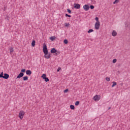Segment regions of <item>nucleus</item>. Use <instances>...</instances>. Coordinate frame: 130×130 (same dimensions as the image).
Returning a JSON list of instances; mask_svg holds the SVG:
<instances>
[{
    "mask_svg": "<svg viewBox=\"0 0 130 130\" xmlns=\"http://www.w3.org/2000/svg\"><path fill=\"white\" fill-rule=\"evenodd\" d=\"M21 72L22 73H25V72H26V69H22Z\"/></svg>",
    "mask_w": 130,
    "mask_h": 130,
    "instance_id": "31",
    "label": "nucleus"
},
{
    "mask_svg": "<svg viewBox=\"0 0 130 130\" xmlns=\"http://www.w3.org/2000/svg\"><path fill=\"white\" fill-rule=\"evenodd\" d=\"M118 3H119V0H115V2H113V4L115 5V4H118Z\"/></svg>",
    "mask_w": 130,
    "mask_h": 130,
    "instance_id": "20",
    "label": "nucleus"
},
{
    "mask_svg": "<svg viewBox=\"0 0 130 130\" xmlns=\"http://www.w3.org/2000/svg\"><path fill=\"white\" fill-rule=\"evenodd\" d=\"M43 51L44 53V57L47 59L50 58L51 54L50 53H48V50L47 49V46L46 44L44 43L43 45Z\"/></svg>",
    "mask_w": 130,
    "mask_h": 130,
    "instance_id": "1",
    "label": "nucleus"
},
{
    "mask_svg": "<svg viewBox=\"0 0 130 130\" xmlns=\"http://www.w3.org/2000/svg\"><path fill=\"white\" fill-rule=\"evenodd\" d=\"M69 91V89H66V90H64V93H67Z\"/></svg>",
    "mask_w": 130,
    "mask_h": 130,
    "instance_id": "35",
    "label": "nucleus"
},
{
    "mask_svg": "<svg viewBox=\"0 0 130 130\" xmlns=\"http://www.w3.org/2000/svg\"><path fill=\"white\" fill-rule=\"evenodd\" d=\"M112 36L115 37L116 35H117V32H116V31L113 30L112 32Z\"/></svg>",
    "mask_w": 130,
    "mask_h": 130,
    "instance_id": "9",
    "label": "nucleus"
},
{
    "mask_svg": "<svg viewBox=\"0 0 130 130\" xmlns=\"http://www.w3.org/2000/svg\"><path fill=\"white\" fill-rule=\"evenodd\" d=\"M106 81H107L108 82H109V81H110V78H109V77H106Z\"/></svg>",
    "mask_w": 130,
    "mask_h": 130,
    "instance_id": "29",
    "label": "nucleus"
},
{
    "mask_svg": "<svg viewBox=\"0 0 130 130\" xmlns=\"http://www.w3.org/2000/svg\"><path fill=\"white\" fill-rule=\"evenodd\" d=\"M79 104H80V102L77 101V102H75L76 106H78V105H79Z\"/></svg>",
    "mask_w": 130,
    "mask_h": 130,
    "instance_id": "21",
    "label": "nucleus"
},
{
    "mask_svg": "<svg viewBox=\"0 0 130 130\" xmlns=\"http://www.w3.org/2000/svg\"><path fill=\"white\" fill-rule=\"evenodd\" d=\"M95 21H96V23H99L100 21H99V18L98 17H95Z\"/></svg>",
    "mask_w": 130,
    "mask_h": 130,
    "instance_id": "19",
    "label": "nucleus"
},
{
    "mask_svg": "<svg viewBox=\"0 0 130 130\" xmlns=\"http://www.w3.org/2000/svg\"><path fill=\"white\" fill-rule=\"evenodd\" d=\"M26 75H31V74H32V72L31 71V70H27L26 71Z\"/></svg>",
    "mask_w": 130,
    "mask_h": 130,
    "instance_id": "11",
    "label": "nucleus"
},
{
    "mask_svg": "<svg viewBox=\"0 0 130 130\" xmlns=\"http://www.w3.org/2000/svg\"><path fill=\"white\" fill-rule=\"evenodd\" d=\"M100 99H101V96H100V95H95L93 98L94 101H99Z\"/></svg>",
    "mask_w": 130,
    "mask_h": 130,
    "instance_id": "3",
    "label": "nucleus"
},
{
    "mask_svg": "<svg viewBox=\"0 0 130 130\" xmlns=\"http://www.w3.org/2000/svg\"><path fill=\"white\" fill-rule=\"evenodd\" d=\"M35 43H36L35 40H33L31 42V45L33 47L35 46Z\"/></svg>",
    "mask_w": 130,
    "mask_h": 130,
    "instance_id": "13",
    "label": "nucleus"
},
{
    "mask_svg": "<svg viewBox=\"0 0 130 130\" xmlns=\"http://www.w3.org/2000/svg\"><path fill=\"white\" fill-rule=\"evenodd\" d=\"M55 52H56V49H55V48H52L51 50V53H55Z\"/></svg>",
    "mask_w": 130,
    "mask_h": 130,
    "instance_id": "10",
    "label": "nucleus"
},
{
    "mask_svg": "<svg viewBox=\"0 0 130 130\" xmlns=\"http://www.w3.org/2000/svg\"><path fill=\"white\" fill-rule=\"evenodd\" d=\"M70 108L72 110H74V109H75V106H74L73 105H70Z\"/></svg>",
    "mask_w": 130,
    "mask_h": 130,
    "instance_id": "17",
    "label": "nucleus"
},
{
    "mask_svg": "<svg viewBox=\"0 0 130 130\" xmlns=\"http://www.w3.org/2000/svg\"><path fill=\"white\" fill-rule=\"evenodd\" d=\"M112 84H113L112 85V87H113L116 86V85H117V83L116 82H114V81H113V82H112Z\"/></svg>",
    "mask_w": 130,
    "mask_h": 130,
    "instance_id": "12",
    "label": "nucleus"
},
{
    "mask_svg": "<svg viewBox=\"0 0 130 130\" xmlns=\"http://www.w3.org/2000/svg\"><path fill=\"white\" fill-rule=\"evenodd\" d=\"M0 78H4V73L2 72L0 74Z\"/></svg>",
    "mask_w": 130,
    "mask_h": 130,
    "instance_id": "23",
    "label": "nucleus"
},
{
    "mask_svg": "<svg viewBox=\"0 0 130 130\" xmlns=\"http://www.w3.org/2000/svg\"><path fill=\"white\" fill-rule=\"evenodd\" d=\"M94 28L95 30H99L100 28V22H95L94 24Z\"/></svg>",
    "mask_w": 130,
    "mask_h": 130,
    "instance_id": "4",
    "label": "nucleus"
},
{
    "mask_svg": "<svg viewBox=\"0 0 130 130\" xmlns=\"http://www.w3.org/2000/svg\"><path fill=\"white\" fill-rule=\"evenodd\" d=\"M67 11H68V12L70 14H71V13H72V11L70 9H67Z\"/></svg>",
    "mask_w": 130,
    "mask_h": 130,
    "instance_id": "33",
    "label": "nucleus"
},
{
    "mask_svg": "<svg viewBox=\"0 0 130 130\" xmlns=\"http://www.w3.org/2000/svg\"><path fill=\"white\" fill-rule=\"evenodd\" d=\"M65 16L66 17H68L69 18H71L72 17L71 15H69L68 14H66Z\"/></svg>",
    "mask_w": 130,
    "mask_h": 130,
    "instance_id": "30",
    "label": "nucleus"
},
{
    "mask_svg": "<svg viewBox=\"0 0 130 130\" xmlns=\"http://www.w3.org/2000/svg\"><path fill=\"white\" fill-rule=\"evenodd\" d=\"M116 61H117V59H114L112 61L113 63H115V62H116Z\"/></svg>",
    "mask_w": 130,
    "mask_h": 130,
    "instance_id": "28",
    "label": "nucleus"
},
{
    "mask_svg": "<svg viewBox=\"0 0 130 130\" xmlns=\"http://www.w3.org/2000/svg\"><path fill=\"white\" fill-rule=\"evenodd\" d=\"M81 8V5L79 4H74V8L75 9H80Z\"/></svg>",
    "mask_w": 130,
    "mask_h": 130,
    "instance_id": "7",
    "label": "nucleus"
},
{
    "mask_svg": "<svg viewBox=\"0 0 130 130\" xmlns=\"http://www.w3.org/2000/svg\"><path fill=\"white\" fill-rule=\"evenodd\" d=\"M44 80H45V82H49V79H48V78H47V77L45 78Z\"/></svg>",
    "mask_w": 130,
    "mask_h": 130,
    "instance_id": "24",
    "label": "nucleus"
},
{
    "mask_svg": "<svg viewBox=\"0 0 130 130\" xmlns=\"http://www.w3.org/2000/svg\"><path fill=\"white\" fill-rule=\"evenodd\" d=\"M10 78V75L7 73L4 74V76H3V79H6L7 80V79H9Z\"/></svg>",
    "mask_w": 130,
    "mask_h": 130,
    "instance_id": "6",
    "label": "nucleus"
},
{
    "mask_svg": "<svg viewBox=\"0 0 130 130\" xmlns=\"http://www.w3.org/2000/svg\"><path fill=\"white\" fill-rule=\"evenodd\" d=\"M24 76V73H20L18 76L17 77V79H20V78H22Z\"/></svg>",
    "mask_w": 130,
    "mask_h": 130,
    "instance_id": "8",
    "label": "nucleus"
},
{
    "mask_svg": "<svg viewBox=\"0 0 130 130\" xmlns=\"http://www.w3.org/2000/svg\"><path fill=\"white\" fill-rule=\"evenodd\" d=\"M41 78H42V79L44 80L46 78V74H43L42 76H41Z\"/></svg>",
    "mask_w": 130,
    "mask_h": 130,
    "instance_id": "16",
    "label": "nucleus"
},
{
    "mask_svg": "<svg viewBox=\"0 0 130 130\" xmlns=\"http://www.w3.org/2000/svg\"><path fill=\"white\" fill-rule=\"evenodd\" d=\"M55 38H56L55 36L50 37V40H51V41H53V40H54L55 39Z\"/></svg>",
    "mask_w": 130,
    "mask_h": 130,
    "instance_id": "14",
    "label": "nucleus"
},
{
    "mask_svg": "<svg viewBox=\"0 0 130 130\" xmlns=\"http://www.w3.org/2000/svg\"><path fill=\"white\" fill-rule=\"evenodd\" d=\"M83 8L84 11H89V9H90V7L88 5H85L84 6H83Z\"/></svg>",
    "mask_w": 130,
    "mask_h": 130,
    "instance_id": "5",
    "label": "nucleus"
},
{
    "mask_svg": "<svg viewBox=\"0 0 130 130\" xmlns=\"http://www.w3.org/2000/svg\"><path fill=\"white\" fill-rule=\"evenodd\" d=\"M63 42L65 44H68V40L67 39L64 40Z\"/></svg>",
    "mask_w": 130,
    "mask_h": 130,
    "instance_id": "27",
    "label": "nucleus"
},
{
    "mask_svg": "<svg viewBox=\"0 0 130 130\" xmlns=\"http://www.w3.org/2000/svg\"><path fill=\"white\" fill-rule=\"evenodd\" d=\"M25 115V112L24 111H20L19 112V115H18V117L22 120L23 119V117H24V116Z\"/></svg>",
    "mask_w": 130,
    "mask_h": 130,
    "instance_id": "2",
    "label": "nucleus"
},
{
    "mask_svg": "<svg viewBox=\"0 0 130 130\" xmlns=\"http://www.w3.org/2000/svg\"><path fill=\"white\" fill-rule=\"evenodd\" d=\"M109 109H110V108H109Z\"/></svg>",
    "mask_w": 130,
    "mask_h": 130,
    "instance_id": "36",
    "label": "nucleus"
},
{
    "mask_svg": "<svg viewBox=\"0 0 130 130\" xmlns=\"http://www.w3.org/2000/svg\"><path fill=\"white\" fill-rule=\"evenodd\" d=\"M23 81H27L28 80V77L27 76H24L23 77Z\"/></svg>",
    "mask_w": 130,
    "mask_h": 130,
    "instance_id": "18",
    "label": "nucleus"
},
{
    "mask_svg": "<svg viewBox=\"0 0 130 130\" xmlns=\"http://www.w3.org/2000/svg\"><path fill=\"white\" fill-rule=\"evenodd\" d=\"M94 6H93V5L90 6V9L91 10H93V9H94Z\"/></svg>",
    "mask_w": 130,
    "mask_h": 130,
    "instance_id": "32",
    "label": "nucleus"
},
{
    "mask_svg": "<svg viewBox=\"0 0 130 130\" xmlns=\"http://www.w3.org/2000/svg\"><path fill=\"white\" fill-rule=\"evenodd\" d=\"M60 54V52L56 51V52H55V55H58V54Z\"/></svg>",
    "mask_w": 130,
    "mask_h": 130,
    "instance_id": "25",
    "label": "nucleus"
},
{
    "mask_svg": "<svg viewBox=\"0 0 130 130\" xmlns=\"http://www.w3.org/2000/svg\"><path fill=\"white\" fill-rule=\"evenodd\" d=\"M92 32H94V30H93V29H89L88 31V33H92Z\"/></svg>",
    "mask_w": 130,
    "mask_h": 130,
    "instance_id": "26",
    "label": "nucleus"
},
{
    "mask_svg": "<svg viewBox=\"0 0 130 130\" xmlns=\"http://www.w3.org/2000/svg\"><path fill=\"white\" fill-rule=\"evenodd\" d=\"M60 70H61V68L60 67L58 68V69L57 70V72H59Z\"/></svg>",
    "mask_w": 130,
    "mask_h": 130,
    "instance_id": "34",
    "label": "nucleus"
},
{
    "mask_svg": "<svg viewBox=\"0 0 130 130\" xmlns=\"http://www.w3.org/2000/svg\"><path fill=\"white\" fill-rule=\"evenodd\" d=\"M64 25L65 27H69V26H70V23H66L64 24Z\"/></svg>",
    "mask_w": 130,
    "mask_h": 130,
    "instance_id": "22",
    "label": "nucleus"
},
{
    "mask_svg": "<svg viewBox=\"0 0 130 130\" xmlns=\"http://www.w3.org/2000/svg\"><path fill=\"white\" fill-rule=\"evenodd\" d=\"M10 52L12 53V52H14V48L13 47H11L10 49Z\"/></svg>",
    "mask_w": 130,
    "mask_h": 130,
    "instance_id": "15",
    "label": "nucleus"
}]
</instances>
